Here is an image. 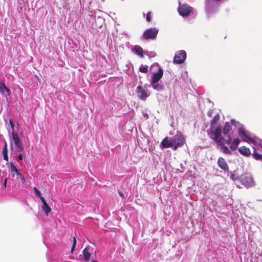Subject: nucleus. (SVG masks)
<instances>
[{"instance_id": "obj_1", "label": "nucleus", "mask_w": 262, "mask_h": 262, "mask_svg": "<svg viewBox=\"0 0 262 262\" xmlns=\"http://www.w3.org/2000/svg\"><path fill=\"white\" fill-rule=\"evenodd\" d=\"M211 133L213 135L212 139L218 145H220L223 143V141L224 139L221 137L222 129L220 126H218L216 127L211 129Z\"/></svg>"}, {"instance_id": "obj_2", "label": "nucleus", "mask_w": 262, "mask_h": 262, "mask_svg": "<svg viewBox=\"0 0 262 262\" xmlns=\"http://www.w3.org/2000/svg\"><path fill=\"white\" fill-rule=\"evenodd\" d=\"M158 31L156 28H149L143 33L142 38L145 40L154 39L156 37Z\"/></svg>"}, {"instance_id": "obj_3", "label": "nucleus", "mask_w": 262, "mask_h": 262, "mask_svg": "<svg viewBox=\"0 0 262 262\" xmlns=\"http://www.w3.org/2000/svg\"><path fill=\"white\" fill-rule=\"evenodd\" d=\"M186 58V52L184 50H181L176 53L173 58V62L177 64H181L184 62Z\"/></svg>"}, {"instance_id": "obj_4", "label": "nucleus", "mask_w": 262, "mask_h": 262, "mask_svg": "<svg viewBox=\"0 0 262 262\" xmlns=\"http://www.w3.org/2000/svg\"><path fill=\"white\" fill-rule=\"evenodd\" d=\"M241 182L246 187H249L254 184V181L252 177L250 174L245 173L242 175Z\"/></svg>"}, {"instance_id": "obj_5", "label": "nucleus", "mask_w": 262, "mask_h": 262, "mask_svg": "<svg viewBox=\"0 0 262 262\" xmlns=\"http://www.w3.org/2000/svg\"><path fill=\"white\" fill-rule=\"evenodd\" d=\"M238 135L243 141L247 143H251L255 145L256 144V141L253 138L247 135L244 129L241 128L238 130Z\"/></svg>"}, {"instance_id": "obj_6", "label": "nucleus", "mask_w": 262, "mask_h": 262, "mask_svg": "<svg viewBox=\"0 0 262 262\" xmlns=\"http://www.w3.org/2000/svg\"><path fill=\"white\" fill-rule=\"evenodd\" d=\"M163 75V71L159 69L157 72H154L151 77V84H156L161 79Z\"/></svg>"}, {"instance_id": "obj_7", "label": "nucleus", "mask_w": 262, "mask_h": 262, "mask_svg": "<svg viewBox=\"0 0 262 262\" xmlns=\"http://www.w3.org/2000/svg\"><path fill=\"white\" fill-rule=\"evenodd\" d=\"M179 14L183 16L188 15L191 11V8L188 5H180L178 8Z\"/></svg>"}, {"instance_id": "obj_8", "label": "nucleus", "mask_w": 262, "mask_h": 262, "mask_svg": "<svg viewBox=\"0 0 262 262\" xmlns=\"http://www.w3.org/2000/svg\"><path fill=\"white\" fill-rule=\"evenodd\" d=\"M13 140L15 146L16 147V150L18 152L22 151L23 148L21 145L20 140L16 133H12Z\"/></svg>"}, {"instance_id": "obj_9", "label": "nucleus", "mask_w": 262, "mask_h": 262, "mask_svg": "<svg viewBox=\"0 0 262 262\" xmlns=\"http://www.w3.org/2000/svg\"><path fill=\"white\" fill-rule=\"evenodd\" d=\"M172 140L173 143V148L176 149L183 145L184 139L181 135H177L175 136L174 139Z\"/></svg>"}, {"instance_id": "obj_10", "label": "nucleus", "mask_w": 262, "mask_h": 262, "mask_svg": "<svg viewBox=\"0 0 262 262\" xmlns=\"http://www.w3.org/2000/svg\"><path fill=\"white\" fill-rule=\"evenodd\" d=\"M217 165L219 167L224 171H228L229 167L226 160L222 157L219 158L217 160Z\"/></svg>"}, {"instance_id": "obj_11", "label": "nucleus", "mask_w": 262, "mask_h": 262, "mask_svg": "<svg viewBox=\"0 0 262 262\" xmlns=\"http://www.w3.org/2000/svg\"><path fill=\"white\" fill-rule=\"evenodd\" d=\"M137 91L138 96L141 99H144L148 96L146 91L141 85L137 88Z\"/></svg>"}, {"instance_id": "obj_12", "label": "nucleus", "mask_w": 262, "mask_h": 262, "mask_svg": "<svg viewBox=\"0 0 262 262\" xmlns=\"http://www.w3.org/2000/svg\"><path fill=\"white\" fill-rule=\"evenodd\" d=\"M161 145L163 148H168L172 147L173 143H172V140L171 139H169L168 137H166L161 142Z\"/></svg>"}, {"instance_id": "obj_13", "label": "nucleus", "mask_w": 262, "mask_h": 262, "mask_svg": "<svg viewBox=\"0 0 262 262\" xmlns=\"http://www.w3.org/2000/svg\"><path fill=\"white\" fill-rule=\"evenodd\" d=\"M40 200L42 203V209L45 212L46 215H48L51 211V209L45 201L43 196H40Z\"/></svg>"}, {"instance_id": "obj_14", "label": "nucleus", "mask_w": 262, "mask_h": 262, "mask_svg": "<svg viewBox=\"0 0 262 262\" xmlns=\"http://www.w3.org/2000/svg\"><path fill=\"white\" fill-rule=\"evenodd\" d=\"M132 50L133 52L140 56L141 57H143L144 51L140 46H135L134 48L132 49Z\"/></svg>"}, {"instance_id": "obj_15", "label": "nucleus", "mask_w": 262, "mask_h": 262, "mask_svg": "<svg viewBox=\"0 0 262 262\" xmlns=\"http://www.w3.org/2000/svg\"><path fill=\"white\" fill-rule=\"evenodd\" d=\"M238 150L241 154L244 156L248 157L251 155V151L249 148L246 146H241L238 148Z\"/></svg>"}, {"instance_id": "obj_16", "label": "nucleus", "mask_w": 262, "mask_h": 262, "mask_svg": "<svg viewBox=\"0 0 262 262\" xmlns=\"http://www.w3.org/2000/svg\"><path fill=\"white\" fill-rule=\"evenodd\" d=\"M220 115L218 113L216 114L213 118L210 121V128L212 129L215 127L214 125L217 124L220 121Z\"/></svg>"}, {"instance_id": "obj_17", "label": "nucleus", "mask_w": 262, "mask_h": 262, "mask_svg": "<svg viewBox=\"0 0 262 262\" xmlns=\"http://www.w3.org/2000/svg\"><path fill=\"white\" fill-rule=\"evenodd\" d=\"M6 91L8 95H10L11 94V91L10 89H9L5 85V84L4 82H0V92L3 93L4 91Z\"/></svg>"}, {"instance_id": "obj_18", "label": "nucleus", "mask_w": 262, "mask_h": 262, "mask_svg": "<svg viewBox=\"0 0 262 262\" xmlns=\"http://www.w3.org/2000/svg\"><path fill=\"white\" fill-rule=\"evenodd\" d=\"M240 142L239 139L236 138L234 139L233 142L231 143L230 148L231 150H235Z\"/></svg>"}, {"instance_id": "obj_19", "label": "nucleus", "mask_w": 262, "mask_h": 262, "mask_svg": "<svg viewBox=\"0 0 262 262\" xmlns=\"http://www.w3.org/2000/svg\"><path fill=\"white\" fill-rule=\"evenodd\" d=\"M82 253H83V256L84 259L86 261L89 260L90 259L91 254L89 252L88 248H84L83 250Z\"/></svg>"}, {"instance_id": "obj_20", "label": "nucleus", "mask_w": 262, "mask_h": 262, "mask_svg": "<svg viewBox=\"0 0 262 262\" xmlns=\"http://www.w3.org/2000/svg\"><path fill=\"white\" fill-rule=\"evenodd\" d=\"M3 155L4 159L8 161V149H7V143L5 142V144L3 150Z\"/></svg>"}, {"instance_id": "obj_21", "label": "nucleus", "mask_w": 262, "mask_h": 262, "mask_svg": "<svg viewBox=\"0 0 262 262\" xmlns=\"http://www.w3.org/2000/svg\"><path fill=\"white\" fill-rule=\"evenodd\" d=\"M224 141H223V143L220 145L221 146V150L224 154L230 155L231 154L230 150L227 146L224 145Z\"/></svg>"}, {"instance_id": "obj_22", "label": "nucleus", "mask_w": 262, "mask_h": 262, "mask_svg": "<svg viewBox=\"0 0 262 262\" xmlns=\"http://www.w3.org/2000/svg\"><path fill=\"white\" fill-rule=\"evenodd\" d=\"M230 130V126L228 122H226L224 125L223 132L224 135H226Z\"/></svg>"}, {"instance_id": "obj_23", "label": "nucleus", "mask_w": 262, "mask_h": 262, "mask_svg": "<svg viewBox=\"0 0 262 262\" xmlns=\"http://www.w3.org/2000/svg\"><path fill=\"white\" fill-rule=\"evenodd\" d=\"M154 90L157 91H161L163 89L164 86L161 83L151 84Z\"/></svg>"}, {"instance_id": "obj_24", "label": "nucleus", "mask_w": 262, "mask_h": 262, "mask_svg": "<svg viewBox=\"0 0 262 262\" xmlns=\"http://www.w3.org/2000/svg\"><path fill=\"white\" fill-rule=\"evenodd\" d=\"M139 71L142 73H147L148 72V66L141 64L139 68Z\"/></svg>"}, {"instance_id": "obj_25", "label": "nucleus", "mask_w": 262, "mask_h": 262, "mask_svg": "<svg viewBox=\"0 0 262 262\" xmlns=\"http://www.w3.org/2000/svg\"><path fill=\"white\" fill-rule=\"evenodd\" d=\"M252 156L255 160H262V155L261 154L257 152H253Z\"/></svg>"}, {"instance_id": "obj_26", "label": "nucleus", "mask_w": 262, "mask_h": 262, "mask_svg": "<svg viewBox=\"0 0 262 262\" xmlns=\"http://www.w3.org/2000/svg\"><path fill=\"white\" fill-rule=\"evenodd\" d=\"M9 168L10 171L12 172L17 171V169L13 163H10Z\"/></svg>"}, {"instance_id": "obj_27", "label": "nucleus", "mask_w": 262, "mask_h": 262, "mask_svg": "<svg viewBox=\"0 0 262 262\" xmlns=\"http://www.w3.org/2000/svg\"><path fill=\"white\" fill-rule=\"evenodd\" d=\"M76 237H73V244H72V248H71V252L73 253L75 248V246H76Z\"/></svg>"}, {"instance_id": "obj_28", "label": "nucleus", "mask_w": 262, "mask_h": 262, "mask_svg": "<svg viewBox=\"0 0 262 262\" xmlns=\"http://www.w3.org/2000/svg\"><path fill=\"white\" fill-rule=\"evenodd\" d=\"M33 189L34 190L35 195L37 196H39V197L40 198V196H41V193H40V191L37 189V188L36 187H34L33 188Z\"/></svg>"}, {"instance_id": "obj_29", "label": "nucleus", "mask_w": 262, "mask_h": 262, "mask_svg": "<svg viewBox=\"0 0 262 262\" xmlns=\"http://www.w3.org/2000/svg\"><path fill=\"white\" fill-rule=\"evenodd\" d=\"M151 12H148L146 15V19L148 22H150L151 20Z\"/></svg>"}, {"instance_id": "obj_30", "label": "nucleus", "mask_w": 262, "mask_h": 262, "mask_svg": "<svg viewBox=\"0 0 262 262\" xmlns=\"http://www.w3.org/2000/svg\"><path fill=\"white\" fill-rule=\"evenodd\" d=\"M227 139L226 140L225 142L226 143V144H227L228 145L230 144L231 142V137H230V136L229 135H228L227 136Z\"/></svg>"}, {"instance_id": "obj_31", "label": "nucleus", "mask_w": 262, "mask_h": 262, "mask_svg": "<svg viewBox=\"0 0 262 262\" xmlns=\"http://www.w3.org/2000/svg\"><path fill=\"white\" fill-rule=\"evenodd\" d=\"M19 178H20L22 183H25L26 182V179L22 174H19Z\"/></svg>"}, {"instance_id": "obj_32", "label": "nucleus", "mask_w": 262, "mask_h": 262, "mask_svg": "<svg viewBox=\"0 0 262 262\" xmlns=\"http://www.w3.org/2000/svg\"><path fill=\"white\" fill-rule=\"evenodd\" d=\"M213 110H209L207 113V115L209 117H211L212 115V114H213Z\"/></svg>"}, {"instance_id": "obj_33", "label": "nucleus", "mask_w": 262, "mask_h": 262, "mask_svg": "<svg viewBox=\"0 0 262 262\" xmlns=\"http://www.w3.org/2000/svg\"><path fill=\"white\" fill-rule=\"evenodd\" d=\"M9 123H10L11 128L12 129H13L14 127V125L13 121L11 119L9 120Z\"/></svg>"}, {"instance_id": "obj_34", "label": "nucleus", "mask_w": 262, "mask_h": 262, "mask_svg": "<svg viewBox=\"0 0 262 262\" xmlns=\"http://www.w3.org/2000/svg\"><path fill=\"white\" fill-rule=\"evenodd\" d=\"M18 159L19 160H23V155H22V154H19V155L18 156Z\"/></svg>"}, {"instance_id": "obj_35", "label": "nucleus", "mask_w": 262, "mask_h": 262, "mask_svg": "<svg viewBox=\"0 0 262 262\" xmlns=\"http://www.w3.org/2000/svg\"><path fill=\"white\" fill-rule=\"evenodd\" d=\"M119 194L120 196L121 197H122L123 199L124 198V194L122 192H121L120 191H119Z\"/></svg>"}, {"instance_id": "obj_36", "label": "nucleus", "mask_w": 262, "mask_h": 262, "mask_svg": "<svg viewBox=\"0 0 262 262\" xmlns=\"http://www.w3.org/2000/svg\"><path fill=\"white\" fill-rule=\"evenodd\" d=\"M7 178H6L4 181V185L5 187H6Z\"/></svg>"}, {"instance_id": "obj_37", "label": "nucleus", "mask_w": 262, "mask_h": 262, "mask_svg": "<svg viewBox=\"0 0 262 262\" xmlns=\"http://www.w3.org/2000/svg\"><path fill=\"white\" fill-rule=\"evenodd\" d=\"M15 173L17 174V176H19V174H21V173H20L19 172V171L18 169H17V171H15Z\"/></svg>"}, {"instance_id": "obj_38", "label": "nucleus", "mask_w": 262, "mask_h": 262, "mask_svg": "<svg viewBox=\"0 0 262 262\" xmlns=\"http://www.w3.org/2000/svg\"><path fill=\"white\" fill-rule=\"evenodd\" d=\"M234 122V121L233 120H231V124H233Z\"/></svg>"}, {"instance_id": "obj_39", "label": "nucleus", "mask_w": 262, "mask_h": 262, "mask_svg": "<svg viewBox=\"0 0 262 262\" xmlns=\"http://www.w3.org/2000/svg\"><path fill=\"white\" fill-rule=\"evenodd\" d=\"M92 262H98V261H96V260H93V261H92Z\"/></svg>"}]
</instances>
